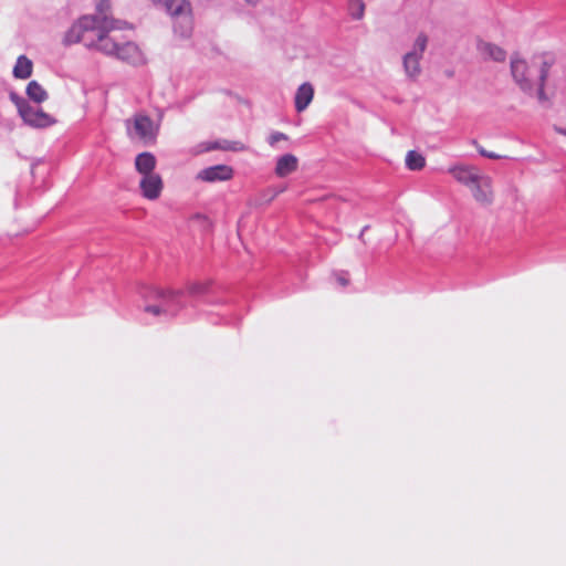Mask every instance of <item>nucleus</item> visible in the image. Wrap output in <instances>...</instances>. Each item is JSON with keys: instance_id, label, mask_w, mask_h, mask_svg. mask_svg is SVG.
<instances>
[{"instance_id": "obj_21", "label": "nucleus", "mask_w": 566, "mask_h": 566, "mask_svg": "<svg viewBox=\"0 0 566 566\" xmlns=\"http://www.w3.org/2000/svg\"><path fill=\"white\" fill-rule=\"evenodd\" d=\"M424 165H426V159L421 154H419L415 150H410L407 153L406 166L410 170H420L424 167Z\"/></svg>"}, {"instance_id": "obj_15", "label": "nucleus", "mask_w": 566, "mask_h": 566, "mask_svg": "<svg viewBox=\"0 0 566 566\" xmlns=\"http://www.w3.org/2000/svg\"><path fill=\"white\" fill-rule=\"evenodd\" d=\"M156 157L148 151L142 153L135 158V168L142 176L156 174Z\"/></svg>"}, {"instance_id": "obj_3", "label": "nucleus", "mask_w": 566, "mask_h": 566, "mask_svg": "<svg viewBox=\"0 0 566 566\" xmlns=\"http://www.w3.org/2000/svg\"><path fill=\"white\" fill-rule=\"evenodd\" d=\"M179 292L164 290L159 287H146L143 291V296L154 303L145 306V312L151 313L155 316L165 314L172 315L179 307Z\"/></svg>"}, {"instance_id": "obj_22", "label": "nucleus", "mask_w": 566, "mask_h": 566, "mask_svg": "<svg viewBox=\"0 0 566 566\" xmlns=\"http://www.w3.org/2000/svg\"><path fill=\"white\" fill-rule=\"evenodd\" d=\"M285 189H286L285 187L268 188L262 193V198H261L262 202H265V203L271 202L276 196H279L283 191H285Z\"/></svg>"}, {"instance_id": "obj_1", "label": "nucleus", "mask_w": 566, "mask_h": 566, "mask_svg": "<svg viewBox=\"0 0 566 566\" xmlns=\"http://www.w3.org/2000/svg\"><path fill=\"white\" fill-rule=\"evenodd\" d=\"M97 13L84 15L66 32L65 44L81 42L88 49L114 56L132 65L145 63V56L137 44L130 41H120L116 32L127 28L124 21L115 20L105 14L107 3L97 4Z\"/></svg>"}, {"instance_id": "obj_5", "label": "nucleus", "mask_w": 566, "mask_h": 566, "mask_svg": "<svg viewBox=\"0 0 566 566\" xmlns=\"http://www.w3.org/2000/svg\"><path fill=\"white\" fill-rule=\"evenodd\" d=\"M428 42V35L423 32H420L416 36L411 49L402 56V66L407 78L416 81L420 76V62L427 50Z\"/></svg>"}, {"instance_id": "obj_9", "label": "nucleus", "mask_w": 566, "mask_h": 566, "mask_svg": "<svg viewBox=\"0 0 566 566\" xmlns=\"http://www.w3.org/2000/svg\"><path fill=\"white\" fill-rule=\"evenodd\" d=\"M233 177V169L227 165H216L200 170L196 179L205 182H217L230 180Z\"/></svg>"}, {"instance_id": "obj_23", "label": "nucleus", "mask_w": 566, "mask_h": 566, "mask_svg": "<svg viewBox=\"0 0 566 566\" xmlns=\"http://www.w3.org/2000/svg\"><path fill=\"white\" fill-rule=\"evenodd\" d=\"M289 137L287 135H285L284 133H281V132H273L269 135L268 137V143L271 147H275L276 144L281 140H287Z\"/></svg>"}, {"instance_id": "obj_10", "label": "nucleus", "mask_w": 566, "mask_h": 566, "mask_svg": "<svg viewBox=\"0 0 566 566\" xmlns=\"http://www.w3.org/2000/svg\"><path fill=\"white\" fill-rule=\"evenodd\" d=\"M449 174L460 184L470 188L480 177L478 168L469 165H455L449 168Z\"/></svg>"}, {"instance_id": "obj_25", "label": "nucleus", "mask_w": 566, "mask_h": 566, "mask_svg": "<svg viewBox=\"0 0 566 566\" xmlns=\"http://www.w3.org/2000/svg\"><path fill=\"white\" fill-rule=\"evenodd\" d=\"M205 291V286L202 284H199V283H196V284H192L189 289V292L191 294H200Z\"/></svg>"}, {"instance_id": "obj_6", "label": "nucleus", "mask_w": 566, "mask_h": 566, "mask_svg": "<svg viewBox=\"0 0 566 566\" xmlns=\"http://www.w3.org/2000/svg\"><path fill=\"white\" fill-rule=\"evenodd\" d=\"M128 135L137 137L144 143H153L157 135V126L146 115H136L133 119L126 120Z\"/></svg>"}, {"instance_id": "obj_19", "label": "nucleus", "mask_w": 566, "mask_h": 566, "mask_svg": "<svg viewBox=\"0 0 566 566\" xmlns=\"http://www.w3.org/2000/svg\"><path fill=\"white\" fill-rule=\"evenodd\" d=\"M27 95L35 103H42L48 98L46 91L36 81H31L27 86Z\"/></svg>"}, {"instance_id": "obj_28", "label": "nucleus", "mask_w": 566, "mask_h": 566, "mask_svg": "<svg viewBox=\"0 0 566 566\" xmlns=\"http://www.w3.org/2000/svg\"><path fill=\"white\" fill-rule=\"evenodd\" d=\"M365 230H367V227H364V229H363V231H361V233H360V237H363V234H364Z\"/></svg>"}, {"instance_id": "obj_11", "label": "nucleus", "mask_w": 566, "mask_h": 566, "mask_svg": "<svg viewBox=\"0 0 566 566\" xmlns=\"http://www.w3.org/2000/svg\"><path fill=\"white\" fill-rule=\"evenodd\" d=\"M476 50L484 60L503 62L506 59V52L501 46L491 42L480 40L476 44Z\"/></svg>"}, {"instance_id": "obj_14", "label": "nucleus", "mask_w": 566, "mask_h": 566, "mask_svg": "<svg viewBox=\"0 0 566 566\" xmlns=\"http://www.w3.org/2000/svg\"><path fill=\"white\" fill-rule=\"evenodd\" d=\"M314 96V88L311 83H303L295 94V108L297 112H303L311 104Z\"/></svg>"}, {"instance_id": "obj_20", "label": "nucleus", "mask_w": 566, "mask_h": 566, "mask_svg": "<svg viewBox=\"0 0 566 566\" xmlns=\"http://www.w3.org/2000/svg\"><path fill=\"white\" fill-rule=\"evenodd\" d=\"M366 4L364 0H347V12L353 20L360 21L365 17Z\"/></svg>"}, {"instance_id": "obj_12", "label": "nucleus", "mask_w": 566, "mask_h": 566, "mask_svg": "<svg viewBox=\"0 0 566 566\" xmlns=\"http://www.w3.org/2000/svg\"><path fill=\"white\" fill-rule=\"evenodd\" d=\"M297 167V157L292 154H285L276 159L274 172L277 177L284 178L294 172Z\"/></svg>"}, {"instance_id": "obj_27", "label": "nucleus", "mask_w": 566, "mask_h": 566, "mask_svg": "<svg viewBox=\"0 0 566 566\" xmlns=\"http://www.w3.org/2000/svg\"><path fill=\"white\" fill-rule=\"evenodd\" d=\"M554 129H555V132H557L558 134L566 136V128H562V127H557V126H555V128H554Z\"/></svg>"}, {"instance_id": "obj_24", "label": "nucleus", "mask_w": 566, "mask_h": 566, "mask_svg": "<svg viewBox=\"0 0 566 566\" xmlns=\"http://www.w3.org/2000/svg\"><path fill=\"white\" fill-rule=\"evenodd\" d=\"M478 150H479L480 155L483 156V157H486V158H490V159H499V158H501L500 155H497L495 153H492V151H488V150H485L482 147H479Z\"/></svg>"}, {"instance_id": "obj_26", "label": "nucleus", "mask_w": 566, "mask_h": 566, "mask_svg": "<svg viewBox=\"0 0 566 566\" xmlns=\"http://www.w3.org/2000/svg\"><path fill=\"white\" fill-rule=\"evenodd\" d=\"M336 280L342 286H346L348 284V277L346 273L337 274Z\"/></svg>"}, {"instance_id": "obj_4", "label": "nucleus", "mask_w": 566, "mask_h": 566, "mask_svg": "<svg viewBox=\"0 0 566 566\" xmlns=\"http://www.w3.org/2000/svg\"><path fill=\"white\" fill-rule=\"evenodd\" d=\"M11 101L17 106L23 123L33 128H46L55 124V119L39 106L31 105L27 99L11 94Z\"/></svg>"}, {"instance_id": "obj_13", "label": "nucleus", "mask_w": 566, "mask_h": 566, "mask_svg": "<svg viewBox=\"0 0 566 566\" xmlns=\"http://www.w3.org/2000/svg\"><path fill=\"white\" fill-rule=\"evenodd\" d=\"M214 149H222V150H233V151H242L245 149V146L241 144L240 142H229V140H221V142H206L201 143L197 146V154L200 153H207Z\"/></svg>"}, {"instance_id": "obj_8", "label": "nucleus", "mask_w": 566, "mask_h": 566, "mask_svg": "<svg viewBox=\"0 0 566 566\" xmlns=\"http://www.w3.org/2000/svg\"><path fill=\"white\" fill-rule=\"evenodd\" d=\"M164 188L161 177L156 172L151 175H144L139 180V189L144 198L148 200H156L160 197Z\"/></svg>"}, {"instance_id": "obj_16", "label": "nucleus", "mask_w": 566, "mask_h": 566, "mask_svg": "<svg viewBox=\"0 0 566 566\" xmlns=\"http://www.w3.org/2000/svg\"><path fill=\"white\" fill-rule=\"evenodd\" d=\"M164 6L166 11L174 19H178L191 13V6L187 0H164Z\"/></svg>"}, {"instance_id": "obj_7", "label": "nucleus", "mask_w": 566, "mask_h": 566, "mask_svg": "<svg viewBox=\"0 0 566 566\" xmlns=\"http://www.w3.org/2000/svg\"><path fill=\"white\" fill-rule=\"evenodd\" d=\"M473 199L482 206H491L494 201L493 181L488 175L481 174L469 188Z\"/></svg>"}, {"instance_id": "obj_2", "label": "nucleus", "mask_w": 566, "mask_h": 566, "mask_svg": "<svg viewBox=\"0 0 566 566\" xmlns=\"http://www.w3.org/2000/svg\"><path fill=\"white\" fill-rule=\"evenodd\" d=\"M552 63L543 61L541 64L528 65L525 60L514 56L511 59V73L520 88L530 94H536L538 101H546L545 82Z\"/></svg>"}, {"instance_id": "obj_18", "label": "nucleus", "mask_w": 566, "mask_h": 566, "mask_svg": "<svg viewBox=\"0 0 566 566\" xmlns=\"http://www.w3.org/2000/svg\"><path fill=\"white\" fill-rule=\"evenodd\" d=\"M33 64L30 59L25 55H20L17 59L15 65L13 67V75L17 78L25 80L29 78L32 74Z\"/></svg>"}, {"instance_id": "obj_17", "label": "nucleus", "mask_w": 566, "mask_h": 566, "mask_svg": "<svg viewBox=\"0 0 566 566\" xmlns=\"http://www.w3.org/2000/svg\"><path fill=\"white\" fill-rule=\"evenodd\" d=\"M193 29V20L191 13L181 18L175 19L174 31L177 35L188 39Z\"/></svg>"}]
</instances>
